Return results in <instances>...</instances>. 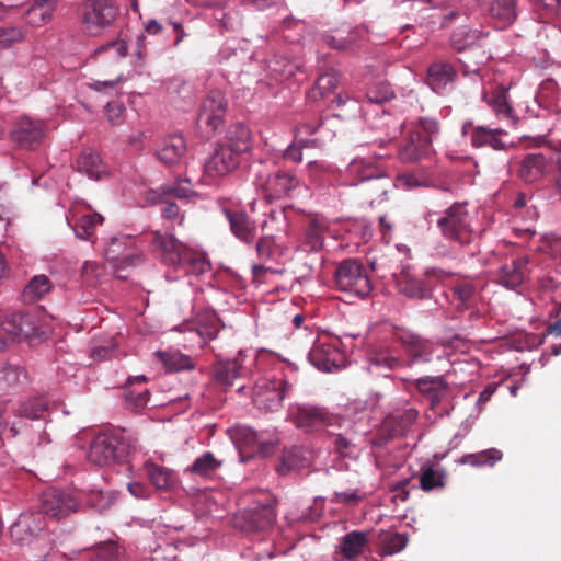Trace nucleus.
I'll return each mask as SVG.
<instances>
[{"mask_svg": "<svg viewBox=\"0 0 561 561\" xmlns=\"http://www.w3.org/2000/svg\"><path fill=\"white\" fill-rule=\"evenodd\" d=\"M150 244L162 263L183 270L186 274L199 275L210 268V263L204 253L186 247L172 234L156 231Z\"/></svg>", "mask_w": 561, "mask_h": 561, "instance_id": "1", "label": "nucleus"}, {"mask_svg": "<svg viewBox=\"0 0 561 561\" xmlns=\"http://www.w3.org/2000/svg\"><path fill=\"white\" fill-rule=\"evenodd\" d=\"M438 134L439 123L436 118L420 117L399 147L400 160L415 162L427 157L432 151V142Z\"/></svg>", "mask_w": 561, "mask_h": 561, "instance_id": "2", "label": "nucleus"}, {"mask_svg": "<svg viewBox=\"0 0 561 561\" xmlns=\"http://www.w3.org/2000/svg\"><path fill=\"white\" fill-rule=\"evenodd\" d=\"M133 446L125 431L115 428L98 434L90 444L88 457L99 466L124 462Z\"/></svg>", "mask_w": 561, "mask_h": 561, "instance_id": "3", "label": "nucleus"}, {"mask_svg": "<svg viewBox=\"0 0 561 561\" xmlns=\"http://www.w3.org/2000/svg\"><path fill=\"white\" fill-rule=\"evenodd\" d=\"M450 45L458 53L469 51L473 55V62L476 65L473 68L465 60L460 59L465 75L477 73L480 69V65L485 64L491 58L489 32L459 27L453 32Z\"/></svg>", "mask_w": 561, "mask_h": 561, "instance_id": "4", "label": "nucleus"}, {"mask_svg": "<svg viewBox=\"0 0 561 561\" xmlns=\"http://www.w3.org/2000/svg\"><path fill=\"white\" fill-rule=\"evenodd\" d=\"M436 225L442 237L451 243L465 247L472 242L473 229L467 203L451 204L438 216Z\"/></svg>", "mask_w": 561, "mask_h": 561, "instance_id": "5", "label": "nucleus"}, {"mask_svg": "<svg viewBox=\"0 0 561 561\" xmlns=\"http://www.w3.org/2000/svg\"><path fill=\"white\" fill-rule=\"evenodd\" d=\"M254 183L267 201L293 197L300 185L294 173L280 169L270 171L262 163L254 168Z\"/></svg>", "mask_w": 561, "mask_h": 561, "instance_id": "6", "label": "nucleus"}, {"mask_svg": "<svg viewBox=\"0 0 561 561\" xmlns=\"http://www.w3.org/2000/svg\"><path fill=\"white\" fill-rule=\"evenodd\" d=\"M336 288L352 296L366 298L373 290L368 270L358 259L343 260L334 273Z\"/></svg>", "mask_w": 561, "mask_h": 561, "instance_id": "7", "label": "nucleus"}, {"mask_svg": "<svg viewBox=\"0 0 561 561\" xmlns=\"http://www.w3.org/2000/svg\"><path fill=\"white\" fill-rule=\"evenodd\" d=\"M38 317L31 312H16L7 317L0 323V352L15 341L41 337L44 334Z\"/></svg>", "mask_w": 561, "mask_h": 561, "instance_id": "8", "label": "nucleus"}, {"mask_svg": "<svg viewBox=\"0 0 561 561\" xmlns=\"http://www.w3.org/2000/svg\"><path fill=\"white\" fill-rule=\"evenodd\" d=\"M79 12L83 31L98 36L115 21L119 9L113 0H85Z\"/></svg>", "mask_w": 561, "mask_h": 561, "instance_id": "9", "label": "nucleus"}, {"mask_svg": "<svg viewBox=\"0 0 561 561\" xmlns=\"http://www.w3.org/2000/svg\"><path fill=\"white\" fill-rule=\"evenodd\" d=\"M293 391V385L287 380L262 378L253 387L252 400L254 405L264 412H275L282 407L283 400Z\"/></svg>", "mask_w": 561, "mask_h": 561, "instance_id": "10", "label": "nucleus"}, {"mask_svg": "<svg viewBox=\"0 0 561 561\" xmlns=\"http://www.w3.org/2000/svg\"><path fill=\"white\" fill-rule=\"evenodd\" d=\"M345 178L347 184L352 186L377 180L380 183L378 193H387L391 185L389 176L379 167L362 158H355L350 162L345 171Z\"/></svg>", "mask_w": 561, "mask_h": 561, "instance_id": "11", "label": "nucleus"}, {"mask_svg": "<svg viewBox=\"0 0 561 561\" xmlns=\"http://www.w3.org/2000/svg\"><path fill=\"white\" fill-rule=\"evenodd\" d=\"M310 363L320 370L332 371L343 363L344 356L339 341L330 336H320L309 352Z\"/></svg>", "mask_w": 561, "mask_h": 561, "instance_id": "12", "label": "nucleus"}, {"mask_svg": "<svg viewBox=\"0 0 561 561\" xmlns=\"http://www.w3.org/2000/svg\"><path fill=\"white\" fill-rule=\"evenodd\" d=\"M47 134L43 121L21 117L11 130L12 140L21 148L33 150L38 147Z\"/></svg>", "mask_w": 561, "mask_h": 561, "instance_id": "13", "label": "nucleus"}, {"mask_svg": "<svg viewBox=\"0 0 561 561\" xmlns=\"http://www.w3.org/2000/svg\"><path fill=\"white\" fill-rule=\"evenodd\" d=\"M290 420L307 433L320 431L333 424V415L324 408L316 405H298L290 412Z\"/></svg>", "mask_w": 561, "mask_h": 561, "instance_id": "14", "label": "nucleus"}, {"mask_svg": "<svg viewBox=\"0 0 561 561\" xmlns=\"http://www.w3.org/2000/svg\"><path fill=\"white\" fill-rule=\"evenodd\" d=\"M227 110V101L219 90L210 91L202 101L197 123L216 131L222 124Z\"/></svg>", "mask_w": 561, "mask_h": 561, "instance_id": "15", "label": "nucleus"}, {"mask_svg": "<svg viewBox=\"0 0 561 561\" xmlns=\"http://www.w3.org/2000/svg\"><path fill=\"white\" fill-rule=\"evenodd\" d=\"M77 500L67 491L49 489L41 499V513L46 517L64 518L77 510Z\"/></svg>", "mask_w": 561, "mask_h": 561, "instance_id": "16", "label": "nucleus"}, {"mask_svg": "<svg viewBox=\"0 0 561 561\" xmlns=\"http://www.w3.org/2000/svg\"><path fill=\"white\" fill-rule=\"evenodd\" d=\"M241 156L233 149L218 144L204 163V172L209 178H221L233 172L240 164Z\"/></svg>", "mask_w": 561, "mask_h": 561, "instance_id": "17", "label": "nucleus"}, {"mask_svg": "<svg viewBox=\"0 0 561 561\" xmlns=\"http://www.w3.org/2000/svg\"><path fill=\"white\" fill-rule=\"evenodd\" d=\"M397 340L400 342L405 354L410 358L408 365L414 363H427L431 360L434 346L430 341L410 332L398 333Z\"/></svg>", "mask_w": 561, "mask_h": 561, "instance_id": "18", "label": "nucleus"}, {"mask_svg": "<svg viewBox=\"0 0 561 561\" xmlns=\"http://www.w3.org/2000/svg\"><path fill=\"white\" fill-rule=\"evenodd\" d=\"M528 257L519 256L505 263L496 273L495 280L507 289L519 287L528 274Z\"/></svg>", "mask_w": 561, "mask_h": 561, "instance_id": "19", "label": "nucleus"}, {"mask_svg": "<svg viewBox=\"0 0 561 561\" xmlns=\"http://www.w3.org/2000/svg\"><path fill=\"white\" fill-rule=\"evenodd\" d=\"M486 14L501 28L512 25L518 16V0H490Z\"/></svg>", "mask_w": 561, "mask_h": 561, "instance_id": "20", "label": "nucleus"}, {"mask_svg": "<svg viewBox=\"0 0 561 561\" xmlns=\"http://www.w3.org/2000/svg\"><path fill=\"white\" fill-rule=\"evenodd\" d=\"M127 53L128 47L124 39L110 41L94 50L92 59L101 67L117 69Z\"/></svg>", "mask_w": 561, "mask_h": 561, "instance_id": "21", "label": "nucleus"}, {"mask_svg": "<svg viewBox=\"0 0 561 561\" xmlns=\"http://www.w3.org/2000/svg\"><path fill=\"white\" fill-rule=\"evenodd\" d=\"M224 213L233 236L244 243L253 242L256 236V226L248 214L243 210H230L227 208L224 209Z\"/></svg>", "mask_w": 561, "mask_h": 561, "instance_id": "22", "label": "nucleus"}, {"mask_svg": "<svg viewBox=\"0 0 561 561\" xmlns=\"http://www.w3.org/2000/svg\"><path fill=\"white\" fill-rule=\"evenodd\" d=\"M457 78L456 69L447 61L433 62L427 69L426 82L436 92H444Z\"/></svg>", "mask_w": 561, "mask_h": 561, "instance_id": "23", "label": "nucleus"}, {"mask_svg": "<svg viewBox=\"0 0 561 561\" xmlns=\"http://www.w3.org/2000/svg\"><path fill=\"white\" fill-rule=\"evenodd\" d=\"M329 230V224L323 217H312L308 219L304 228V238L301 245L311 252H319L323 249L325 233Z\"/></svg>", "mask_w": 561, "mask_h": 561, "instance_id": "24", "label": "nucleus"}, {"mask_svg": "<svg viewBox=\"0 0 561 561\" xmlns=\"http://www.w3.org/2000/svg\"><path fill=\"white\" fill-rule=\"evenodd\" d=\"M186 141L182 135L165 138L157 149V158L165 165L179 163L186 152Z\"/></svg>", "mask_w": 561, "mask_h": 561, "instance_id": "25", "label": "nucleus"}, {"mask_svg": "<svg viewBox=\"0 0 561 561\" xmlns=\"http://www.w3.org/2000/svg\"><path fill=\"white\" fill-rule=\"evenodd\" d=\"M416 390L431 401V407L435 408L447 396L448 386L443 377H423L413 380Z\"/></svg>", "mask_w": 561, "mask_h": 561, "instance_id": "26", "label": "nucleus"}, {"mask_svg": "<svg viewBox=\"0 0 561 561\" xmlns=\"http://www.w3.org/2000/svg\"><path fill=\"white\" fill-rule=\"evenodd\" d=\"M77 170L91 180H101L107 175V167L99 153L91 149L83 150L77 159Z\"/></svg>", "mask_w": 561, "mask_h": 561, "instance_id": "27", "label": "nucleus"}, {"mask_svg": "<svg viewBox=\"0 0 561 561\" xmlns=\"http://www.w3.org/2000/svg\"><path fill=\"white\" fill-rule=\"evenodd\" d=\"M309 458L307 451L301 447H291L284 449L275 469L278 474L286 476L293 471H297L301 468L307 467Z\"/></svg>", "mask_w": 561, "mask_h": 561, "instance_id": "28", "label": "nucleus"}, {"mask_svg": "<svg viewBox=\"0 0 561 561\" xmlns=\"http://www.w3.org/2000/svg\"><path fill=\"white\" fill-rule=\"evenodd\" d=\"M398 291L411 299H427L431 297V288L424 280L415 278L408 273H401L397 279Z\"/></svg>", "mask_w": 561, "mask_h": 561, "instance_id": "29", "label": "nucleus"}, {"mask_svg": "<svg viewBox=\"0 0 561 561\" xmlns=\"http://www.w3.org/2000/svg\"><path fill=\"white\" fill-rule=\"evenodd\" d=\"M221 144L242 156V153L247 152L251 147L250 129L242 123H234L229 126L226 139Z\"/></svg>", "mask_w": 561, "mask_h": 561, "instance_id": "30", "label": "nucleus"}, {"mask_svg": "<svg viewBox=\"0 0 561 561\" xmlns=\"http://www.w3.org/2000/svg\"><path fill=\"white\" fill-rule=\"evenodd\" d=\"M482 100L495 112L497 116L511 119L514 117V111L507 99V89L499 85L491 92H483Z\"/></svg>", "mask_w": 561, "mask_h": 561, "instance_id": "31", "label": "nucleus"}, {"mask_svg": "<svg viewBox=\"0 0 561 561\" xmlns=\"http://www.w3.org/2000/svg\"><path fill=\"white\" fill-rule=\"evenodd\" d=\"M236 439L241 446L252 448L254 453L264 457L270 455L274 448L272 442L262 440L257 432L247 426L236 431Z\"/></svg>", "mask_w": 561, "mask_h": 561, "instance_id": "32", "label": "nucleus"}, {"mask_svg": "<svg viewBox=\"0 0 561 561\" xmlns=\"http://www.w3.org/2000/svg\"><path fill=\"white\" fill-rule=\"evenodd\" d=\"M222 463L224 461L216 458L211 451H205L185 469V473L195 474L204 479H210L215 476Z\"/></svg>", "mask_w": 561, "mask_h": 561, "instance_id": "33", "label": "nucleus"}, {"mask_svg": "<svg viewBox=\"0 0 561 561\" xmlns=\"http://www.w3.org/2000/svg\"><path fill=\"white\" fill-rule=\"evenodd\" d=\"M3 404H9V412L13 415L30 420L41 419L47 411V402L41 398H33L19 404L5 401Z\"/></svg>", "mask_w": 561, "mask_h": 561, "instance_id": "34", "label": "nucleus"}, {"mask_svg": "<svg viewBox=\"0 0 561 561\" xmlns=\"http://www.w3.org/2000/svg\"><path fill=\"white\" fill-rule=\"evenodd\" d=\"M107 262L112 265L114 273L117 278L126 279L128 275L125 273L129 267L138 266L142 263L144 256L131 251L122 256L114 255V250L108 249L106 251Z\"/></svg>", "mask_w": 561, "mask_h": 561, "instance_id": "35", "label": "nucleus"}, {"mask_svg": "<svg viewBox=\"0 0 561 561\" xmlns=\"http://www.w3.org/2000/svg\"><path fill=\"white\" fill-rule=\"evenodd\" d=\"M546 167L542 153H529L520 161L518 174L525 182L533 183L541 178Z\"/></svg>", "mask_w": 561, "mask_h": 561, "instance_id": "36", "label": "nucleus"}, {"mask_svg": "<svg viewBox=\"0 0 561 561\" xmlns=\"http://www.w3.org/2000/svg\"><path fill=\"white\" fill-rule=\"evenodd\" d=\"M504 134L502 129H489L482 126L474 127L470 135L471 145L476 148L490 146L494 150H504L505 144L499 138Z\"/></svg>", "mask_w": 561, "mask_h": 561, "instance_id": "37", "label": "nucleus"}, {"mask_svg": "<svg viewBox=\"0 0 561 561\" xmlns=\"http://www.w3.org/2000/svg\"><path fill=\"white\" fill-rule=\"evenodd\" d=\"M144 469L148 480L157 490L168 491L174 484L173 473L170 469L152 461H146Z\"/></svg>", "mask_w": 561, "mask_h": 561, "instance_id": "38", "label": "nucleus"}, {"mask_svg": "<svg viewBox=\"0 0 561 561\" xmlns=\"http://www.w3.org/2000/svg\"><path fill=\"white\" fill-rule=\"evenodd\" d=\"M244 367L238 359L222 360L215 366V379L222 387L228 388L233 385L234 379L241 377Z\"/></svg>", "mask_w": 561, "mask_h": 561, "instance_id": "39", "label": "nucleus"}, {"mask_svg": "<svg viewBox=\"0 0 561 561\" xmlns=\"http://www.w3.org/2000/svg\"><path fill=\"white\" fill-rule=\"evenodd\" d=\"M147 381V377L144 375L137 376L135 378H129L127 381L125 398L128 404L136 412L145 409L149 402L150 393L148 389H135L134 386L136 383H142Z\"/></svg>", "mask_w": 561, "mask_h": 561, "instance_id": "40", "label": "nucleus"}, {"mask_svg": "<svg viewBox=\"0 0 561 561\" xmlns=\"http://www.w3.org/2000/svg\"><path fill=\"white\" fill-rule=\"evenodd\" d=\"M196 331L202 339L213 340L224 327L219 317L211 310H203L196 316Z\"/></svg>", "mask_w": 561, "mask_h": 561, "instance_id": "41", "label": "nucleus"}, {"mask_svg": "<svg viewBox=\"0 0 561 561\" xmlns=\"http://www.w3.org/2000/svg\"><path fill=\"white\" fill-rule=\"evenodd\" d=\"M339 81L340 76L334 69L321 73L317 79L316 85L308 92V99L314 102L324 99L335 90Z\"/></svg>", "mask_w": 561, "mask_h": 561, "instance_id": "42", "label": "nucleus"}, {"mask_svg": "<svg viewBox=\"0 0 561 561\" xmlns=\"http://www.w3.org/2000/svg\"><path fill=\"white\" fill-rule=\"evenodd\" d=\"M71 221L76 236L89 240L94 234L96 226L103 222V217L98 213H87L80 216L72 215Z\"/></svg>", "mask_w": 561, "mask_h": 561, "instance_id": "43", "label": "nucleus"}, {"mask_svg": "<svg viewBox=\"0 0 561 561\" xmlns=\"http://www.w3.org/2000/svg\"><path fill=\"white\" fill-rule=\"evenodd\" d=\"M367 541L366 533L357 530L351 531L342 538L340 551L345 559L352 560L363 553Z\"/></svg>", "mask_w": 561, "mask_h": 561, "instance_id": "44", "label": "nucleus"}, {"mask_svg": "<svg viewBox=\"0 0 561 561\" xmlns=\"http://www.w3.org/2000/svg\"><path fill=\"white\" fill-rule=\"evenodd\" d=\"M420 488L424 492L442 490L445 488L446 473L444 470L434 468L433 465L424 463L420 469Z\"/></svg>", "mask_w": 561, "mask_h": 561, "instance_id": "45", "label": "nucleus"}, {"mask_svg": "<svg viewBox=\"0 0 561 561\" xmlns=\"http://www.w3.org/2000/svg\"><path fill=\"white\" fill-rule=\"evenodd\" d=\"M157 357L169 371H181L184 369H193L194 359L179 351H160Z\"/></svg>", "mask_w": 561, "mask_h": 561, "instance_id": "46", "label": "nucleus"}, {"mask_svg": "<svg viewBox=\"0 0 561 561\" xmlns=\"http://www.w3.org/2000/svg\"><path fill=\"white\" fill-rule=\"evenodd\" d=\"M381 554H394L402 551L408 543V537L400 533L381 531L378 535Z\"/></svg>", "mask_w": 561, "mask_h": 561, "instance_id": "47", "label": "nucleus"}, {"mask_svg": "<svg viewBox=\"0 0 561 561\" xmlns=\"http://www.w3.org/2000/svg\"><path fill=\"white\" fill-rule=\"evenodd\" d=\"M276 520V513L273 506L263 505L253 510L249 515V523L255 530H266L271 528Z\"/></svg>", "mask_w": 561, "mask_h": 561, "instance_id": "48", "label": "nucleus"}, {"mask_svg": "<svg viewBox=\"0 0 561 561\" xmlns=\"http://www.w3.org/2000/svg\"><path fill=\"white\" fill-rule=\"evenodd\" d=\"M503 457L501 450L496 448H489L476 454H467L462 456L460 462L473 467L494 466Z\"/></svg>", "mask_w": 561, "mask_h": 561, "instance_id": "49", "label": "nucleus"}, {"mask_svg": "<svg viewBox=\"0 0 561 561\" xmlns=\"http://www.w3.org/2000/svg\"><path fill=\"white\" fill-rule=\"evenodd\" d=\"M51 289V284L46 275H36L23 290V297L28 302H34L44 297Z\"/></svg>", "mask_w": 561, "mask_h": 561, "instance_id": "50", "label": "nucleus"}, {"mask_svg": "<svg viewBox=\"0 0 561 561\" xmlns=\"http://www.w3.org/2000/svg\"><path fill=\"white\" fill-rule=\"evenodd\" d=\"M54 9L33 2V4L25 11L23 18L26 24L32 27H42L48 23L54 13Z\"/></svg>", "mask_w": 561, "mask_h": 561, "instance_id": "51", "label": "nucleus"}, {"mask_svg": "<svg viewBox=\"0 0 561 561\" xmlns=\"http://www.w3.org/2000/svg\"><path fill=\"white\" fill-rule=\"evenodd\" d=\"M27 376L25 370L12 364H2L0 366V388H11L14 387L24 380H26Z\"/></svg>", "mask_w": 561, "mask_h": 561, "instance_id": "52", "label": "nucleus"}, {"mask_svg": "<svg viewBox=\"0 0 561 561\" xmlns=\"http://www.w3.org/2000/svg\"><path fill=\"white\" fill-rule=\"evenodd\" d=\"M149 199L154 203H161V214L162 217L169 220H173L179 226H182L184 222V215L180 213V207L178 204L170 202L169 197L158 194L157 192H151Z\"/></svg>", "mask_w": 561, "mask_h": 561, "instance_id": "53", "label": "nucleus"}, {"mask_svg": "<svg viewBox=\"0 0 561 561\" xmlns=\"http://www.w3.org/2000/svg\"><path fill=\"white\" fill-rule=\"evenodd\" d=\"M450 289L458 308H469L477 294L476 286L468 280H459Z\"/></svg>", "mask_w": 561, "mask_h": 561, "instance_id": "54", "label": "nucleus"}, {"mask_svg": "<svg viewBox=\"0 0 561 561\" xmlns=\"http://www.w3.org/2000/svg\"><path fill=\"white\" fill-rule=\"evenodd\" d=\"M276 80H286L295 76L299 66L286 58H274L267 65Z\"/></svg>", "mask_w": 561, "mask_h": 561, "instance_id": "55", "label": "nucleus"}, {"mask_svg": "<svg viewBox=\"0 0 561 561\" xmlns=\"http://www.w3.org/2000/svg\"><path fill=\"white\" fill-rule=\"evenodd\" d=\"M319 140L318 139H307L301 138L293 141L286 150L284 151V158L287 160H290L293 162L299 163L302 161V148L307 147H318Z\"/></svg>", "mask_w": 561, "mask_h": 561, "instance_id": "56", "label": "nucleus"}, {"mask_svg": "<svg viewBox=\"0 0 561 561\" xmlns=\"http://www.w3.org/2000/svg\"><path fill=\"white\" fill-rule=\"evenodd\" d=\"M394 93L387 82H378L368 88L366 99L369 103L382 104L393 98Z\"/></svg>", "mask_w": 561, "mask_h": 561, "instance_id": "57", "label": "nucleus"}, {"mask_svg": "<svg viewBox=\"0 0 561 561\" xmlns=\"http://www.w3.org/2000/svg\"><path fill=\"white\" fill-rule=\"evenodd\" d=\"M369 362L375 366L388 369H397L405 364L403 359L392 355L388 350L373 353L369 357Z\"/></svg>", "mask_w": 561, "mask_h": 561, "instance_id": "58", "label": "nucleus"}, {"mask_svg": "<svg viewBox=\"0 0 561 561\" xmlns=\"http://www.w3.org/2000/svg\"><path fill=\"white\" fill-rule=\"evenodd\" d=\"M33 520L31 517H19L10 528L11 538L19 543L31 542L34 536H30L28 530Z\"/></svg>", "mask_w": 561, "mask_h": 561, "instance_id": "59", "label": "nucleus"}, {"mask_svg": "<svg viewBox=\"0 0 561 561\" xmlns=\"http://www.w3.org/2000/svg\"><path fill=\"white\" fill-rule=\"evenodd\" d=\"M536 10L542 22H550L561 15V0H537Z\"/></svg>", "mask_w": 561, "mask_h": 561, "instance_id": "60", "label": "nucleus"}, {"mask_svg": "<svg viewBox=\"0 0 561 561\" xmlns=\"http://www.w3.org/2000/svg\"><path fill=\"white\" fill-rule=\"evenodd\" d=\"M322 41L330 48L346 50L355 43L356 35L354 32H350L347 37H344L341 34H325L322 36Z\"/></svg>", "mask_w": 561, "mask_h": 561, "instance_id": "61", "label": "nucleus"}, {"mask_svg": "<svg viewBox=\"0 0 561 561\" xmlns=\"http://www.w3.org/2000/svg\"><path fill=\"white\" fill-rule=\"evenodd\" d=\"M25 34L19 26L0 27V49L23 41Z\"/></svg>", "mask_w": 561, "mask_h": 561, "instance_id": "62", "label": "nucleus"}, {"mask_svg": "<svg viewBox=\"0 0 561 561\" xmlns=\"http://www.w3.org/2000/svg\"><path fill=\"white\" fill-rule=\"evenodd\" d=\"M365 499L364 493L358 490L335 491L331 497L334 504L355 506Z\"/></svg>", "mask_w": 561, "mask_h": 561, "instance_id": "63", "label": "nucleus"}, {"mask_svg": "<svg viewBox=\"0 0 561 561\" xmlns=\"http://www.w3.org/2000/svg\"><path fill=\"white\" fill-rule=\"evenodd\" d=\"M90 561H121L118 548L114 543L100 546L92 552Z\"/></svg>", "mask_w": 561, "mask_h": 561, "instance_id": "64", "label": "nucleus"}]
</instances>
